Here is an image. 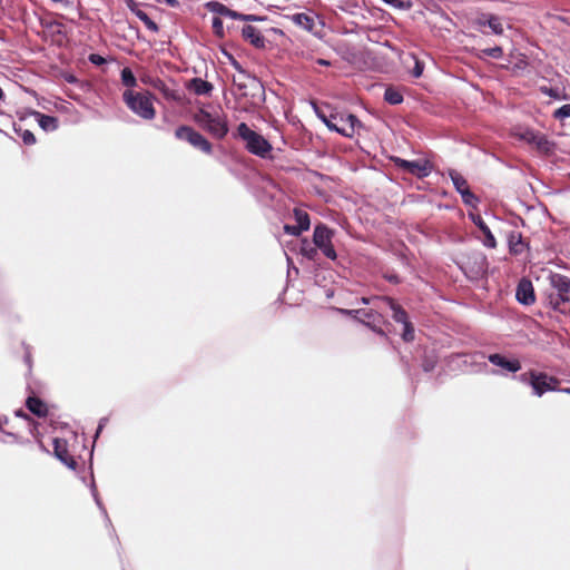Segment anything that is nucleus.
I'll return each instance as SVG.
<instances>
[{"label": "nucleus", "mask_w": 570, "mask_h": 570, "mask_svg": "<svg viewBox=\"0 0 570 570\" xmlns=\"http://www.w3.org/2000/svg\"><path fill=\"white\" fill-rule=\"evenodd\" d=\"M193 119L215 139H224L229 131L227 116L219 106L204 105L197 109Z\"/></svg>", "instance_id": "nucleus-1"}, {"label": "nucleus", "mask_w": 570, "mask_h": 570, "mask_svg": "<svg viewBox=\"0 0 570 570\" xmlns=\"http://www.w3.org/2000/svg\"><path fill=\"white\" fill-rule=\"evenodd\" d=\"M546 292L547 305L561 314H570V278L561 274H551Z\"/></svg>", "instance_id": "nucleus-2"}, {"label": "nucleus", "mask_w": 570, "mask_h": 570, "mask_svg": "<svg viewBox=\"0 0 570 570\" xmlns=\"http://www.w3.org/2000/svg\"><path fill=\"white\" fill-rule=\"evenodd\" d=\"M153 99L154 96L149 91L126 89L122 92V100L128 109L144 120H153L156 116Z\"/></svg>", "instance_id": "nucleus-3"}, {"label": "nucleus", "mask_w": 570, "mask_h": 570, "mask_svg": "<svg viewBox=\"0 0 570 570\" xmlns=\"http://www.w3.org/2000/svg\"><path fill=\"white\" fill-rule=\"evenodd\" d=\"M237 137L245 142L247 151L257 157L267 158L273 150L271 142L261 134L252 130L245 122L237 126Z\"/></svg>", "instance_id": "nucleus-4"}, {"label": "nucleus", "mask_w": 570, "mask_h": 570, "mask_svg": "<svg viewBox=\"0 0 570 570\" xmlns=\"http://www.w3.org/2000/svg\"><path fill=\"white\" fill-rule=\"evenodd\" d=\"M233 85L237 87L243 97L250 98V105L256 106L262 101L264 96V87L262 82L247 71H240L233 76Z\"/></svg>", "instance_id": "nucleus-5"}, {"label": "nucleus", "mask_w": 570, "mask_h": 570, "mask_svg": "<svg viewBox=\"0 0 570 570\" xmlns=\"http://www.w3.org/2000/svg\"><path fill=\"white\" fill-rule=\"evenodd\" d=\"M333 237L334 230L328 228L326 225L318 224L315 226L313 233V244L315 245L316 249H320L324 256L331 261H335L337 258L336 250L332 243Z\"/></svg>", "instance_id": "nucleus-6"}, {"label": "nucleus", "mask_w": 570, "mask_h": 570, "mask_svg": "<svg viewBox=\"0 0 570 570\" xmlns=\"http://www.w3.org/2000/svg\"><path fill=\"white\" fill-rule=\"evenodd\" d=\"M175 136L177 139L189 142L193 147L202 150L207 155L213 153V146L208 139L190 126H179L175 130Z\"/></svg>", "instance_id": "nucleus-7"}, {"label": "nucleus", "mask_w": 570, "mask_h": 570, "mask_svg": "<svg viewBox=\"0 0 570 570\" xmlns=\"http://www.w3.org/2000/svg\"><path fill=\"white\" fill-rule=\"evenodd\" d=\"M342 314L353 316L357 318L363 324L371 327L373 331L383 334V331L380 328L381 324L383 323L382 315L374 311V309H340Z\"/></svg>", "instance_id": "nucleus-8"}, {"label": "nucleus", "mask_w": 570, "mask_h": 570, "mask_svg": "<svg viewBox=\"0 0 570 570\" xmlns=\"http://www.w3.org/2000/svg\"><path fill=\"white\" fill-rule=\"evenodd\" d=\"M392 161L397 168L409 174H412L419 178L428 177L431 173V167L429 166L428 161L406 160L400 157L392 158Z\"/></svg>", "instance_id": "nucleus-9"}, {"label": "nucleus", "mask_w": 570, "mask_h": 570, "mask_svg": "<svg viewBox=\"0 0 570 570\" xmlns=\"http://www.w3.org/2000/svg\"><path fill=\"white\" fill-rule=\"evenodd\" d=\"M560 380L548 375L546 372L538 371L537 376L532 384V394L541 397L547 392H554L558 390Z\"/></svg>", "instance_id": "nucleus-10"}, {"label": "nucleus", "mask_w": 570, "mask_h": 570, "mask_svg": "<svg viewBox=\"0 0 570 570\" xmlns=\"http://www.w3.org/2000/svg\"><path fill=\"white\" fill-rule=\"evenodd\" d=\"M475 24L480 28L481 32L483 33H488L482 29L484 27H488L491 30V33L497 36H502L504 32L502 18L493 13H482L475 20Z\"/></svg>", "instance_id": "nucleus-11"}, {"label": "nucleus", "mask_w": 570, "mask_h": 570, "mask_svg": "<svg viewBox=\"0 0 570 570\" xmlns=\"http://www.w3.org/2000/svg\"><path fill=\"white\" fill-rule=\"evenodd\" d=\"M488 360L492 365L508 373H517L521 370V362L518 358H508L500 353L488 355Z\"/></svg>", "instance_id": "nucleus-12"}, {"label": "nucleus", "mask_w": 570, "mask_h": 570, "mask_svg": "<svg viewBox=\"0 0 570 570\" xmlns=\"http://www.w3.org/2000/svg\"><path fill=\"white\" fill-rule=\"evenodd\" d=\"M517 301L525 306L532 305L535 302L534 288L531 281L522 278L515 291Z\"/></svg>", "instance_id": "nucleus-13"}, {"label": "nucleus", "mask_w": 570, "mask_h": 570, "mask_svg": "<svg viewBox=\"0 0 570 570\" xmlns=\"http://www.w3.org/2000/svg\"><path fill=\"white\" fill-rule=\"evenodd\" d=\"M207 7L212 12H215L219 16L227 17V18L235 19V20L253 21V20L257 19L255 16L243 14L237 11H234V10L227 8L225 4L217 2V1L208 2Z\"/></svg>", "instance_id": "nucleus-14"}, {"label": "nucleus", "mask_w": 570, "mask_h": 570, "mask_svg": "<svg viewBox=\"0 0 570 570\" xmlns=\"http://www.w3.org/2000/svg\"><path fill=\"white\" fill-rule=\"evenodd\" d=\"M53 452L58 460L70 469L76 468V461L69 455L67 450V442L61 439H53Z\"/></svg>", "instance_id": "nucleus-15"}, {"label": "nucleus", "mask_w": 570, "mask_h": 570, "mask_svg": "<svg viewBox=\"0 0 570 570\" xmlns=\"http://www.w3.org/2000/svg\"><path fill=\"white\" fill-rule=\"evenodd\" d=\"M127 8L139 19L144 22L146 28L153 32H157L159 30L157 23L153 21L148 14L140 9L139 3H137L135 0H126Z\"/></svg>", "instance_id": "nucleus-16"}, {"label": "nucleus", "mask_w": 570, "mask_h": 570, "mask_svg": "<svg viewBox=\"0 0 570 570\" xmlns=\"http://www.w3.org/2000/svg\"><path fill=\"white\" fill-rule=\"evenodd\" d=\"M243 38L253 45L256 48L265 47V38L262 36L261 31L250 24H246L242 29Z\"/></svg>", "instance_id": "nucleus-17"}, {"label": "nucleus", "mask_w": 570, "mask_h": 570, "mask_svg": "<svg viewBox=\"0 0 570 570\" xmlns=\"http://www.w3.org/2000/svg\"><path fill=\"white\" fill-rule=\"evenodd\" d=\"M470 218L472 222L479 227V229L483 233L484 239L483 245L489 248H494L497 246V240L491 233L489 226L484 223L480 215L470 214Z\"/></svg>", "instance_id": "nucleus-18"}, {"label": "nucleus", "mask_w": 570, "mask_h": 570, "mask_svg": "<svg viewBox=\"0 0 570 570\" xmlns=\"http://www.w3.org/2000/svg\"><path fill=\"white\" fill-rule=\"evenodd\" d=\"M381 302L391 308L392 317L396 323H400L403 325L409 322L406 312L400 305H397L392 298L382 297Z\"/></svg>", "instance_id": "nucleus-19"}, {"label": "nucleus", "mask_w": 570, "mask_h": 570, "mask_svg": "<svg viewBox=\"0 0 570 570\" xmlns=\"http://www.w3.org/2000/svg\"><path fill=\"white\" fill-rule=\"evenodd\" d=\"M213 85L202 78H193L188 83V89L197 96H209L213 91Z\"/></svg>", "instance_id": "nucleus-20"}, {"label": "nucleus", "mask_w": 570, "mask_h": 570, "mask_svg": "<svg viewBox=\"0 0 570 570\" xmlns=\"http://www.w3.org/2000/svg\"><path fill=\"white\" fill-rule=\"evenodd\" d=\"M530 145H533L542 154H550L554 148V144L551 142L546 135L537 131Z\"/></svg>", "instance_id": "nucleus-21"}, {"label": "nucleus", "mask_w": 570, "mask_h": 570, "mask_svg": "<svg viewBox=\"0 0 570 570\" xmlns=\"http://www.w3.org/2000/svg\"><path fill=\"white\" fill-rule=\"evenodd\" d=\"M292 21L309 32H313L315 27V17L307 13H295L292 16Z\"/></svg>", "instance_id": "nucleus-22"}, {"label": "nucleus", "mask_w": 570, "mask_h": 570, "mask_svg": "<svg viewBox=\"0 0 570 570\" xmlns=\"http://www.w3.org/2000/svg\"><path fill=\"white\" fill-rule=\"evenodd\" d=\"M38 125L47 132L55 131L58 128V119L53 116L35 112Z\"/></svg>", "instance_id": "nucleus-23"}, {"label": "nucleus", "mask_w": 570, "mask_h": 570, "mask_svg": "<svg viewBox=\"0 0 570 570\" xmlns=\"http://www.w3.org/2000/svg\"><path fill=\"white\" fill-rule=\"evenodd\" d=\"M27 407L30 412L38 416H45L47 413L46 404L37 397H29L27 400Z\"/></svg>", "instance_id": "nucleus-24"}, {"label": "nucleus", "mask_w": 570, "mask_h": 570, "mask_svg": "<svg viewBox=\"0 0 570 570\" xmlns=\"http://www.w3.org/2000/svg\"><path fill=\"white\" fill-rule=\"evenodd\" d=\"M314 110L317 115V117L325 124V126L332 130V131H335L336 129V126H337V121L340 122V117L337 115H331L330 117H327L320 108H317L315 105H314Z\"/></svg>", "instance_id": "nucleus-25"}, {"label": "nucleus", "mask_w": 570, "mask_h": 570, "mask_svg": "<svg viewBox=\"0 0 570 570\" xmlns=\"http://www.w3.org/2000/svg\"><path fill=\"white\" fill-rule=\"evenodd\" d=\"M294 218L296 220V225L302 229V232L308 230L311 226L309 215L299 208L294 209Z\"/></svg>", "instance_id": "nucleus-26"}, {"label": "nucleus", "mask_w": 570, "mask_h": 570, "mask_svg": "<svg viewBox=\"0 0 570 570\" xmlns=\"http://www.w3.org/2000/svg\"><path fill=\"white\" fill-rule=\"evenodd\" d=\"M449 176L453 183V186L455 187V189L459 194L463 193L464 189L469 188V185H468V181L465 180V178L456 170L451 169L449 171Z\"/></svg>", "instance_id": "nucleus-27"}, {"label": "nucleus", "mask_w": 570, "mask_h": 570, "mask_svg": "<svg viewBox=\"0 0 570 570\" xmlns=\"http://www.w3.org/2000/svg\"><path fill=\"white\" fill-rule=\"evenodd\" d=\"M523 247H524V244L522 242L521 234L515 233V232L511 233L509 236L510 252L513 254H520V253H522Z\"/></svg>", "instance_id": "nucleus-28"}, {"label": "nucleus", "mask_w": 570, "mask_h": 570, "mask_svg": "<svg viewBox=\"0 0 570 570\" xmlns=\"http://www.w3.org/2000/svg\"><path fill=\"white\" fill-rule=\"evenodd\" d=\"M121 82L127 89H131L137 86V79L130 68H124L121 70Z\"/></svg>", "instance_id": "nucleus-29"}, {"label": "nucleus", "mask_w": 570, "mask_h": 570, "mask_svg": "<svg viewBox=\"0 0 570 570\" xmlns=\"http://www.w3.org/2000/svg\"><path fill=\"white\" fill-rule=\"evenodd\" d=\"M384 100L391 105H399L403 101V96L400 91L390 87L384 92Z\"/></svg>", "instance_id": "nucleus-30"}, {"label": "nucleus", "mask_w": 570, "mask_h": 570, "mask_svg": "<svg viewBox=\"0 0 570 570\" xmlns=\"http://www.w3.org/2000/svg\"><path fill=\"white\" fill-rule=\"evenodd\" d=\"M301 254L309 261H314L317 256V249L315 245H311L307 239L302 240Z\"/></svg>", "instance_id": "nucleus-31"}, {"label": "nucleus", "mask_w": 570, "mask_h": 570, "mask_svg": "<svg viewBox=\"0 0 570 570\" xmlns=\"http://www.w3.org/2000/svg\"><path fill=\"white\" fill-rule=\"evenodd\" d=\"M534 130L529 128H518L514 130L513 136L519 140L531 144L532 139L534 138Z\"/></svg>", "instance_id": "nucleus-32"}, {"label": "nucleus", "mask_w": 570, "mask_h": 570, "mask_svg": "<svg viewBox=\"0 0 570 570\" xmlns=\"http://www.w3.org/2000/svg\"><path fill=\"white\" fill-rule=\"evenodd\" d=\"M14 131L18 136L21 137L22 141L26 145H33L36 142V137L30 130L22 129L20 127L19 128L14 127Z\"/></svg>", "instance_id": "nucleus-33"}, {"label": "nucleus", "mask_w": 570, "mask_h": 570, "mask_svg": "<svg viewBox=\"0 0 570 570\" xmlns=\"http://www.w3.org/2000/svg\"><path fill=\"white\" fill-rule=\"evenodd\" d=\"M537 373L538 371L535 370H530L528 372H524V373H521L520 375L517 376V380L524 384V385H528L530 387H532V384H533V381L537 376Z\"/></svg>", "instance_id": "nucleus-34"}, {"label": "nucleus", "mask_w": 570, "mask_h": 570, "mask_svg": "<svg viewBox=\"0 0 570 570\" xmlns=\"http://www.w3.org/2000/svg\"><path fill=\"white\" fill-rule=\"evenodd\" d=\"M483 56H488L493 59H501L503 57V50L499 46H495L493 48H487L481 50L479 58H483Z\"/></svg>", "instance_id": "nucleus-35"}, {"label": "nucleus", "mask_w": 570, "mask_h": 570, "mask_svg": "<svg viewBox=\"0 0 570 570\" xmlns=\"http://www.w3.org/2000/svg\"><path fill=\"white\" fill-rule=\"evenodd\" d=\"M461 197H462V202L466 205V206H471V207H475L479 203V199L476 198V196L470 190V188L468 189H464L463 193L460 194Z\"/></svg>", "instance_id": "nucleus-36"}, {"label": "nucleus", "mask_w": 570, "mask_h": 570, "mask_svg": "<svg viewBox=\"0 0 570 570\" xmlns=\"http://www.w3.org/2000/svg\"><path fill=\"white\" fill-rule=\"evenodd\" d=\"M340 122H346L348 126L353 128V131H356V128L362 127L361 121L357 119L356 116L348 114L345 116H340Z\"/></svg>", "instance_id": "nucleus-37"}, {"label": "nucleus", "mask_w": 570, "mask_h": 570, "mask_svg": "<svg viewBox=\"0 0 570 570\" xmlns=\"http://www.w3.org/2000/svg\"><path fill=\"white\" fill-rule=\"evenodd\" d=\"M553 116L559 120L570 118V104L562 105L554 111Z\"/></svg>", "instance_id": "nucleus-38"}, {"label": "nucleus", "mask_w": 570, "mask_h": 570, "mask_svg": "<svg viewBox=\"0 0 570 570\" xmlns=\"http://www.w3.org/2000/svg\"><path fill=\"white\" fill-rule=\"evenodd\" d=\"M340 124L341 125L337 124L335 132H338L342 136L348 137V138L354 136L355 132L353 131V128L351 126H348L346 122H340Z\"/></svg>", "instance_id": "nucleus-39"}, {"label": "nucleus", "mask_w": 570, "mask_h": 570, "mask_svg": "<svg viewBox=\"0 0 570 570\" xmlns=\"http://www.w3.org/2000/svg\"><path fill=\"white\" fill-rule=\"evenodd\" d=\"M402 338L405 342H411L414 340V327L412 326V324L410 322L403 324Z\"/></svg>", "instance_id": "nucleus-40"}, {"label": "nucleus", "mask_w": 570, "mask_h": 570, "mask_svg": "<svg viewBox=\"0 0 570 570\" xmlns=\"http://www.w3.org/2000/svg\"><path fill=\"white\" fill-rule=\"evenodd\" d=\"M413 60H414V67L411 70V73L413 77L419 78L423 73L424 65L419 59H416L414 56H413Z\"/></svg>", "instance_id": "nucleus-41"}, {"label": "nucleus", "mask_w": 570, "mask_h": 570, "mask_svg": "<svg viewBox=\"0 0 570 570\" xmlns=\"http://www.w3.org/2000/svg\"><path fill=\"white\" fill-rule=\"evenodd\" d=\"M284 232L287 235H292V236H296V237L303 233L302 229L297 225H285Z\"/></svg>", "instance_id": "nucleus-42"}, {"label": "nucleus", "mask_w": 570, "mask_h": 570, "mask_svg": "<svg viewBox=\"0 0 570 570\" xmlns=\"http://www.w3.org/2000/svg\"><path fill=\"white\" fill-rule=\"evenodd\" d=\"M91 493H92V497H94L97 505L99 507V509L104 512V514L107 515L106 509L104 508V505L99 499V495H98V492H97V489H96V485L94 482L91 483Z\"/></svg>", "instance_id": "nucleus-43"}, {"label": "nucleus", "mask_w": 570, "mask_h": 570, "mask_svg": "<svg viewBox=\"0 0 570 570\" xmlns=\"http://www.w3.org/2000/svg\"><path fill=\"white\" fill-rule=\"evenodd\" d=\"M89 61L96 66H101L106 62V59L97 53H91L89 56Z\"/></svg>", "instance_id": "nucleus-44"}, {"label": "nucleus", "mask_w": 570, "mask_h": 570, "mask_svg": "<svg viewBox=\"0 0 570 570\" xmlns=\"http://www.w3.org/2000/svg\"><path fill=\"white\" fill-rule=\"evenodd\" d=\"M213 29L215 30V32L219 36H223V21L219 19V18H214L213 19Z\"/></svg>", "instance_id": "nucleus-45"}, {"label": "nucleus", "mask_w": 570, "mask_h": 570, "mask_svg": "<svg viewBox=\"0 0 570 570\" xmlns=\"http://www.w3.org/2000/svg\"><path fill=\"white\" fill-rule=\"evenodd\" d=\"M108 423V417H101L99 420V423H98V428H97V431H96V434H95V438L97 439L99 436V434L101 433V431L104 430V428L106 426V424Z\"/></svg>", "instance_id": "nucleus-46"}, {"label": "nucleus", "mask_w": 570, "mask_h": 570, "mask_svg": "<svg viewBox=\"0 0 570 570\" xmlns=\"http://www.w3.org/2000/svg\"><path fill=\"white\" fill-rule=\"evenodd\" d=\"M229 60H230V63L232 66L235 68V70L237 71V73H239L240 71H246L242 66L240 63L233 57V56H229Z\"/></svg>", "instance_id": "nucleus-47"}, {"label": "nucleus", "mask_w": 570, "mask_h": 570, "mask_svg": "<svg viewBox=\"0 0 570 570\" xmlns=\"http://www.w3.org/2000/svg\"><path fill=\"white\" fill-rule=\"evenodd\" d=\"M8 422H9L8 417H6V416L4 417H0V433H4L3 426L6 424H8Z\"/></svg>", "instance_id": "nucleus-48"}, {"label": "nucleus", "mask_w": 570, "mask_h": 570, "mask_svg": "<svg viewBox=\"0 0 570 570\" xmlns=\"http://www.w3.org/2000/svg\"><path fill=\"white\" fill-rule=\"evenodd\" d=\"M381 298L382 297H375V299L380 301L381 302ZM372 301H374V298H368V297H362L361 302L365 305H368L372 303Z\"/></svg>", "instance_id": "nucleus-49"}, {"label": "nucleus", "mask_w": 570, "mask_h": 570, "mask_svg": "<svg viewBox=\"0 0 570 570\" xmlns=\"http://www.w3.org/2000/svg\"><path fill=\"white\" fill-rule=\"evenodd\" d=\"M166 4H168L169 7H177L179 4L178 0H163Z\"/></svg>", "instance_id": "nucleus-50"}, {"label": "nucleus", "mask_w": 570, "mask_h": 570, "mask_svg": "<svg viewBox=\"0 0 570 570\" xmlns=\"http://www.w3.org/2000/svg\"><path fill=\"white\" fill-rule=\"evenodd\" d=\"M556 392H561V393H566V394H570V387H559L558 386V390Z\"/></svg>", "instance_id": "nucleus-51"}, {"label": "nucleus", "mask_w": 570, "mask_h": 570, "mask_svg": "<svg viewBox=\"0 0 570 570\" xmlns=\"http://www.w3.org/2000/svg\"><path fill=\"white\" fill-rule=\"evenodd\" d=\"M318 65L321 66H330V61L325 60V59H317L316 61Z\"/></svg>", "instance_id": "nucleus-52"}, {"label": "nucleus", "mask_w": 570, "mask_h": 570, "mask_svg": "<svg viewBox=\"0 0 570 570\" xmlns=\"http://www.w3.org/2000/svg\"><path fill=\"white\" fill-rule=\"evenodd\" d=\"M4 434L10 436V438H12L13 441H17V435L14 433L8 432V433H4Z\"/></svg>", "instance_id": "nucleus-53"}, {"label": "nucleus", "mask_w": 570, "mask_h": 570, "mask_svg": "<svg viewBox=\"0 0 570 570\" xmlns=\"http://www.w3.org/2000/svg\"><path fill=\"white\" fill-rule=\"evenodd\" d=\"M3 98V91L2 89L0 88V100Z\"/></svg>", "instance_id": "nucleus-54"}, {"label": "nucleus", "mask_w": 570, "mask_h": 570, "mask_svg": "<svg viewBox=\"0 0 570 570\" xmlns=\"http://www.w3.org/2000/svg\"><path fill=\"white\" fill-rule=\"evenodd\" d=\"M18 416H23L20 411L17 412Z\"/></svg>", "instance_id": "nucleus-55"}, {"label": "nucleus", "mask_w": 570, "mask_h": 570, "mask_svg": "<svg viewBox=\"0 0 570 570\" xmlns=\"http://www.w3.org/2000/svg\"><path fill=\"white\" fill-rule=\"evenodd\" d=\"M53 2H62L63 0H52Z\"/></svg>", "instance_id": "nucleus-56"}, {"label": "nucleus", "mask_w": 570, "mask_h": 570, "mask_svg": "<svg viewBox=\"0 0 570 570\" xmlns=\"http://www.w3.org/2000/svg\"><path fill=\"white\" fill-rule=\"evenodd\" d=\"M0 441L4 442V440L2 438H0Z\"/></svg>", "instance_id": "nucleus-57"}]
</instances>
